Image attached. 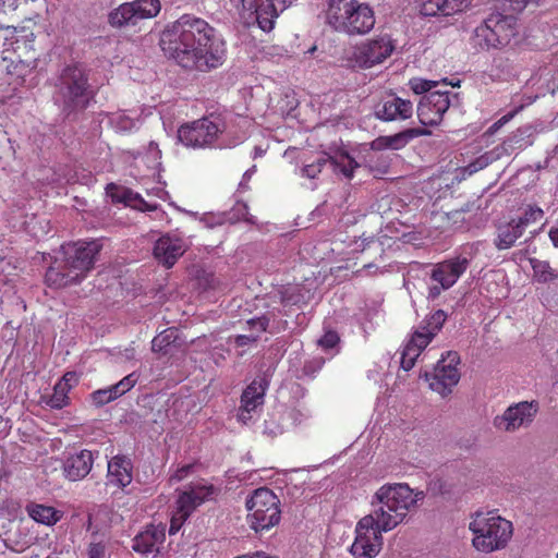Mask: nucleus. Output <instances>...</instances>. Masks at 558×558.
I'll return each instance as SVG.
<instances>
[{
  "label": "nucleus",
  "mask_w": 558,
  "mask_h": 558,
  "mask_svg": "<svg viewBox=\"0 0 558 558\" xmlns=\"http://www.w3.org/2000/svg\"><path fill=\"white\" fill-rule=\"evenodd\" d=\"M162 49L185 69L208 71L222 64L223 40L205 20L183 14L168 25L161 37Z\"/></svg>",
  "instance_id": "f257e3e1"
},
{
  "label": "nucleus",
  "mask_w": 558,
  "mask_h": 558,
  "mask_svg": "<svg viewBox=\"0 0 558 558\" xmlns=\"http://www.w3.org/2000/svg\"><path fill=\"white\" fill-rule=\"evenodd\" d=\"M101 244L97 240L77 241L61 246L63 260L49 267L45 280L51 288H63L81 282L94 267Z\"/></svg>",
  "instance_id": "f03ea898"
},
{
  "label": "nucleus",
  "mask_w": 558,
  "mask_h": 558,
  "mask_svg": "<svg viewBox=\"0 0 558 558\" xmlns=\"http://www.w3.org/2000/svg\"><path fill=\"white\" fill-rule=\"evenodd\" d=\"M246 138V133H233L218 116L204 117L179 128L178 140L186 147L205 148L217 144L219 147H234Z\"/></svg>",
  "instance_id": "7ed1b4c3"
},
{
  "label": "nucleus",
  "mask_w": 558,
  "mask_h": 558,
  "mask_svg": "<svg viewBox=\"0 0 558 558\" xmlns=\"http://www.w3.org/2000/svg\"><path fill=\"white\" fill-rule=\"evenodd\" d=\"M326 22L336 32L347 35H364L375 25L373 9L359 0H329Z\"/></svg>",
  "instance_id": "20e7f679"
},
{
  "label": "nucleus",
  "mask_w": 558,
  "mask_h": 558,
  "mask_svg": "<svg viewBox=\"0 0 558 558\" xmlns=\"http://www.w3.org/2000/svg\"><path fill=\"white\" fill-rule=\"evenodd\" d=\"M469 529L473 533V546L482 553L505 548L513 534L512 523L495 511L476 512Z\"/></svg>",
  "instance_id": "39448f33"
},
{
  "label": "nucleus",
  "mask_w": 558,
  "mask_h": 558,
  "mask_svg": "<svg viewBox=\"0 0 558 558\" xmlns=\"http://www.w3.org/2000/svg\"><path fill=\"white\" fill-rule=\"evenodd\" d=\"M90 93L87 77L77 65L65 66L56 83L53 100L63 112L70 113L85 109L88 105Z\"/></svg>",
  "instance_id": "423d86ee"
},
{
  "label": "nucleus",
  "mask_w": 558,
  "mask_h": 558,
  "mask_svg": "<svg viewBox=\"0 0 558 558\" xmlns=\"http://www.w3.org/2000/svg\"><path fill=\"white\" fill-rule=\"evenodd\" d=\"M245 507L247 510V523L255 532L268 531L280 522V500L267 487L255 489L246 498Z\"/></svg>",
  "instance_id": "0eeeda50"
},
{
  "label": "nucleus",
  "mask_w": 558,
  "mask_h": 558,
  "mask_svg": "<svg viewBox=\"0 0 558 558\" xmlns=\"http://www.w3.org/2000/svg\"><path fill=\"white\" fill-rule=\"evenodd\" d=\"M519 34L518 20L512 14L494 12L476 27L475 35L481 46L501 48L511 43Z\"/></svg>",
  "instance_id": "6e6552de"
},
{
  "label": "nucleus",
  "mask_w": 558,
  "mask_h": 558,
  "mask_svg": "<svg viewBox=\"0 0 558 558\" xmlns=\"http://www.w3.org/2000/svg\"><path fill=\"white\" fill-rule=\"evenodd\" d=\"M446 319L447 314L442 310H437L422 322L402 349L400 363L404 371H410L414 366L416 359L441 329Z\"/></svg>",
  "instance_id": "1a4fd4ad"
},
{
  "label": "nucleus",
  "mask_w": 558,
  "mask_h": 558,
  "mask_svg": "<svg viewBox=\"0 0 558 558\" xmlns=\"http://www.w3.org/2000/svg\"><path fill=\"white\" fill-rule=\"evenodd\" d=\"M395 50V43L387 34L366 39L355 45L348 60L361 69H369L386 61Z\"/></svg>",
  "instance_id": "9d476101"
},
{
  "label": "nucleus",
  "mask_w": 558,
  "mask_h": 558,
  "mask_svg": "<svg viewBox=\"0 0 558 558\" xmlns=\"http://www.w3.org/2000/svg\"><path fill=\"white\" fill-rule=\"evenodd\" d=\"M460 106L457 93L450 90H434L425 95L418 104L417 117L423 125H437L444 114L450 109Z\"/></svg>",
  "instance_id": "9b49d317"
},
{
  "label": "nucleus",
  "mask_w": 558,
  "mask_h": 558,
  "mask_svg": "<svg viewBox=\"0 0 558 558\" xmlns=\"http://www.w3.org/2000/svg\"><path fill=\"white\" fill-rule=\"evenodd\" d=\"M213 494V486L203 482L190 485L183 490L177 500V510L170 521L169 534H177L190 514Z\"/></svg>",
  "instance_id": "f8f14e48"
},
{
  "label": "nucleus",
  "mask_w": 558,
  "mask_h": 558,
  "mask_svg": "<svg viewBox=\"0 0 558 558\" xmlns=\"http://www.w3.org/2000/svg\"><path fill=\"white\" fill-rule=\"evenodd\" d=\"M161 9L159 0H134L113 9L108 16L113 27L135 26L138 22L155 17Z\"/></svg>",
  "instance_id": "ddd939ff"
},
{
  "label": "nucleus",
  "mask_w": 558,
  "mask_h": 558,
  "mask_svg": "<svg viewBox=\"0 0 558 558\" xmlns=\"http://www.w3.org/2000/svg\"><path fill=\"white\" fill-rule=\"evenodd\" d=\"M459 363L460 356L457 352L449 351L446 355H442L434 372L424 374L429 388L441 397L450 395L460 380V372L457 367Z\"/></svg>",
  "instance_id": "4468645a"
},
{
  "label": "nucleus",
  "mask_w": 558,
  "mask_h": 558,
  "mask_svg": "<svg viewBox=\"0 0 558 558\" xmlns=\"http://www.w3.org/2000/svg\"><path fill=\"white\" fill-rule=\"evenodd\" d=\"M539 410L538 402L520 401L510 404L502 414L496 415L493 425L496 429L505 433H514L527 428L534 422Z\"/></svg>",
  "instance_id": "2eb2a0df"
},
{
  "label": "nucleus",
  "mask_w": 558,
  "mask_h": 558,
  "mask_svg": "<svg viewBox=\"0 0 558 558\" xmlns=\"http://www.w3.org/2000/svg\"><path fill=\"white\" fill-rule=\"evenodd\" d=\"M371 517L361 518L355 525V538L350 551L354 558H375L381 550L384 537Z\"/></svg>",
  "instance_id": "dca6fc26"
},
{
  "label": "nucleus",
  "mask_w": 558,
  "mask_h": 558,
  "mask_svg": "<svg viewBox=\"0 0 558 558\" xmlns=\"http://www.w3.org/2000/svg\"><path fill=\"white\" fill-rule=\"evenodd\" d=\"M374 502L388 504L399 510V512H409L416 506L418 500L424 498L421 490L414 492L405 483H392L380 486L373 495Z\"/></svg>",
  "instance_id": "f3484780"
},
{
  "label": "nucleus",
  "mask_w": 558,
  "mask_h": 558,
  "mask_svg": "<svg viewBox=\"0 0 558 558\" xmlns=\"http://www.w3.org/2000/svg\"><path fill=\"white\" fill-rule=\"evenodd\" d=\"M241 2L243 12L254 19L262 31L270 32L278 16L296 0H241Z\"/></svg>",
  "instance_id": "a211bd4d"
},
{
  "label": "nucleus",
  "mask_w": 558,
  "mask_h": 558,
  "mask_svg": "<svg viewBox=\"0 0 558 558\" xmlns=\"http://www.w3.org/2000/svg\"><path fill=\"white\" fill-rule=\"evenodd\" d=\"M470 262L464 256H456L434 265L430 279L438 283L429 288L428 296L437 298L441 291L450 289L465 272Z\"/></svg>",
  "instance_id": "6ab92c4d"
},
{
  "label": "nucleus",
  "mask_w": 558,
  "mask_h": 558,
  "mask_svg": "<svg viewBox=\"0 0 558 558\" xmlns=\"http://www.w3.org/2000/svg\"><path fill=\"white\" fill-rule=\"evenodd\" d=\"M268 380L258 376L243 390L238 409V421L247 425L253 422L262 410L265 395L268 389Z\"/></svg>",
  "instance_id": "aec40b11"
},
{
  "label": "nucleus",
  "mask_w": 558,
  "mask_h": 558,
  "mask_svg": "<svg viewBox=\"0 0 558 558\" xmlns=\"http://www.w3.org/2000/svg\"><path fill=\"white\" fill-rule=\"evenodd\" d=\"M98 452L87 449L69 454L63 461V475L72 482L85 478L92 471Z\"/></svg>",
  "instance_id": "412c9836"
},
{
  "label": "nucleus",
  "mask_w": 558,
  "mask_h": 558,
  "mask_svg": "<svg viewBox=\"0 0 558 558\" xmlns=\"http://www.w3.org/2000/svg\"><path fill=\"white\" fill-rule=\"evenodd\" d=\"M107 485L123 490L133 481V462L125 454H116L107 463Z\"/></svg>",
  "instance_id": "4be33fe9"
},
{
  "label": "nucleus",
  "mask_w": 558,
  "mask_h": 558,
  "mask_svg": "<svg viewBox=\"0 0 558 558\" xmlns=\"http://www.w3.org/2000/svg\"><path fill=\"white\" fill-rule=\"evenodd\" d=\"M186 251V243L183 239L165 234L159 238L154 246L155 258L167 268H171Z\"/></svg>",
  "instance_id": "5701e85b"
},
{
  "label": "nucleus",
  "mask_w": 558,
  "mask_h": 558,
  "mask_svg": "<svg viewBox=\"0 0 558 558\" xmlns=\"http://www.w3.org/2000/svg\"><path fill=\"white\" fill-rule=\"evenodd\" d=\"M413 104L396 95L385 97L376 107L375 116L383 121H402L412 117Z\"/></svg>",
  "instance_id": "b1692460"
},
{
  "label": "nucleus",
  "mask_w": 558,
  "mask_h": 558,
  "mask_svg": "<svg viewBox=\"0 0 558 558\" xmlns=\"http://www.w3.org/2000/svg\"><path fill=\"white\" fill-rule=\"evenodd\" d=\"M371 505L372 511L365 517H371L374 521L373 523L386 533L395 530L397 526L405 522L408 518V514L399 512V510L388 504L374 502V497H372Z\"/></svg>",
  "instance_id": "393cba45"
},
{
  "label": "nucleus",
  "mask_w": 558,
  "mask_h": 558,
  "mask_svg": "<svg viewBox=\"0 0 558 558\" xmlns=\"http://www.w3.org/2000/svg\"><path fill=\"white\" fill-rule=\"evenodd\" d=\"M5 71L9 75L21 80V84H26L27 87H34L37 85L35 73L40 68L39 58L32 56L25 59H19L16 61H8L7 57H3Z\"/></svg>",
  "instance_id": "a878e982"
},
{
  "label": "nucleus",
  "mask_w": 558,
  "mask_h": 558,
  "mask_svg": "<svg viewBox=\"0 0 558 558\" xmlns=\"http://www.w3.org/2000/svg\"><path fill=\"white\" fill-rule=\"evenodd\" d=\"M473 0H421L420 13L424 16H450L468 9Z\"/></svg>",
  "instance_id": "bb28decb"
},
{
  "label": "nucleus",
  "mask_w": 558,
  "mask_h": 558,
  "mask_svg": "<svg viewBox=\"0 0 558 558\" xmlns=\"http://www.w3.org/2000/svg\"><path fill=\"white\" fill-rule=\"evenodd\" d=\"M165 537V526L162 524H151L134 537L132 547L136 553L145 555L158 553L159 546L163 543Z\"/></svg>",
  "instance_id": "cd10ccee"
},
{
  "label": "nucleus",
  "mask_w": 558,
  "mask_h": 558,
  "mask_svg": "<svg viewBox=\"0 0 558 558\" xmlns=\"http://www.w3.org/2000/svg\"><path fill=\"white\" fill-rule=\"evenodd\" d=\"M144 159L147 162V167L157 173V182L151 187H146V194L148 196H154L161 201H168L169 193L166 191V182L161 181L160 170H161V150L158 147V144L155 142H150L147 148V153L144 156Z\"/></svg>",
  "instance_id": "c85d7f7f"
},
{
  "label": "nucleus",
  "mask_w": 558,
  "mask_h": 558,
  "mask_svg": "<svg viewBox=\"0 0 558 558\" xmlns=\"http://www.w3.org/2000/svg\"><path fill=\"white\" fill-rule=\"evenodd\" d=\"M137 380L138 376L135 372H133L122 378L119 383L94 391L92 393V400L98 407L105 405L130 391L135 386Z\"/></svg>",
  "instance_id": "c756f323"
},
{
  "label": "nucleus",
  "mask_w": 558,
  "mask_h": 558,
  "mask_svg": "<svg viewBox=\"0 0 558 558\" xmlns=\"http://www.w3.org/2000/svg\"><path fill=\"white\" fill-rule=\"evenodd\" d=\"M282 413L280 414V418L283 420L280 426L276 428L270 427L271 421L264 422V434L270 437H276L281 435L286 430L294 427L304 421H306L311 416V412L307 408H291V409H282Z\"/></svg>",
  "instance_id": "7c9ffc66"
},
{
  "label": "nucleus",
  "mask_w": 558,
  "mask_h": 558,
  "mask_svg": "<svg viewBox=\"0 0 558 558\" xmlns=\"http://www.w3.org/2000/svg\"><path fill=\"white\" fill-rule=\"evenodd\" d=\"M423 134L424 132L420 129H408L395 135L379 136L372 142L371 147L377 151L385 149L399 150L410 141Z\"/></svg>",
  "instance_id": "2f4dec72"
},
{
  "label": "nucleus",
  "mask_w": 558,
  "mask_h": 558,
  "mask_svg": "<svg viewBox=\"0 0 558 558\" xmlns=\"http://www.w3.org/2000/svg\"><path fill=\"white\" fill-rule=\"evenodd\" d=\"M78 376L75 372H68L63 377L54 385L53 392L46 401L47 405L52 409L60 410L69 404L70 390L77 385Z\"/></svg>",
  "instance_id": "473e14b6"
},
{
  "label": "nucleus",
  "mask_w": 558,
  "mask_h": 558,
  "mask_svg": "<svg viewBox=\"0 0 558 558\" xmlns=\"http://www.w3.org/2000/svg\"><path fill=\"white\" fill-rule=\"evenodd\" d=\"M25 510L31 519L46 526L57 524L63 517V512L61 510H58L52 506L37 502H29L25 507Z\"/></svg>",
  "instance_id": "72a5a7b5"
},
{
  "label": "nucleus",
  "mask_w": 558,
  "mask_h": 558,
  "mask_svg": "<svg viewBox=\"0 0 558 558\" xmlns=\"http://www.w3.org/2000/svg\"><path fill=\"white\" fill-rule=\"evenodd\" d=\"M523 232V227L514 218L507 223L498 226L495 239L496 247L500 251L510 248L522 236Z\"/></svg>",
  "instance_id": "f704fd0d"
},
{
  "label": "nucleus",
  "mask_w": 558,
  "mask_h": 558,
  "mask_svg": "<svg viewBox=\"0 0 558 558\" xmlns=\"http://www.w3.org/2000/svg\"><path fill=\"white\" fill-rule=\"evenodd\" d=\"M121 201L126 205L140 211H151L155 213V218L165 219L166 213L155 202H148L144 197L132 190H124L122 193Z\"/></svg>",
  "instance_id": "c9c22d12"
},
{
  "label": "nucleus",
  "mask_w": 558,
  "mask_h": 558,
  "mask_svg": "<svg viewBox=\"0 0 558 558\" xmlns=\"http://www.w3.org/2000/svg\"><path fill=\"white\" fill-rule=\"evenodd\" d=\"M141 123L137 117L125 111L116 112L109 117V124L117 133H128L137 130Z\"/></svg>",
  "instance_id": "e433bc0d"
},
{
  "label": "nucleus",
  "mask_w": 558,
  "mask_h": 558,
  "mask_svg": "<svg viewBox=\"0 0 558 558\" xmlns=\"http://www.w3.org/2000/svg\"><path fill=\"white\" fill-rule=\"evenodd\" d=\"M329 161L336 173L342 174L345 179L353 177L354 170L359 167L357 162L345 153L330 157Z\"/></svg>",
  "instance_id": "4c0bfd02"
},
{
  "label": "nucleus",
  "mask_w": 558,
  "mask_h": 558,
  "mask_svg": "<svg viewBox=\"0 0 558 558\" xmlns=\"http://www.w3.org/2000/svg\"><path fill=\"white\" fill-rule=\"evenodd\" d=\"M495 158L496 157L494 156V154L492 151L485 153V154L481 155L480 157H477L472 162H470L468 166L461 168L460 172L463 178L470 177V175L476 173L477 171L486 168L489 163H492L495 160Z\"/></svg>",
  "instance_id": "58836bf2"
},
{
  "label": "nucleus",
  "mask_w": 558,
  "mask_h": 558,
  "mask_svg": "<svg viewBox=\"0 0 558 558\" xmlns=\"http://www.w3.org/2000/svg\"><path fill=\"white\" fill-rule=\"evenodd\" d=\"M13 49L15 51L21 49L19 40H15V28L13 27H0V52L9 51Z\"/></svg>",
  "instance_id": "ea45409f"
},
{
  "label": "nucleus",
  "mask_w": 558,
  "mask_h": 558,
  "mask_svg": "<svg viewBox=\"0 0 558 558\" xmlns=\"http://www.w3.org/2000/svg\"><path fill=\"white\" fill-rule=\"evenodd\" d=\"M281 304L287 306L298 305L303 302L301 290L296 286H288L280 290Z\"/></svg>",
  "instance_id": "a19ab883"
},
{
  "label": "nucleus",
  "mask_w": 558,
  "mask_h": 558,
  "mask_svg": "<svg viewBox=\"0 0 558 558\" xmlns=\"http://www.w3.org/2000/svg\"><path fill=\"white\" fill-rule=\"evenodd\" d=\"M544 216L543 209L537 206H527L522 216L514 218L525 230L530 225L539 221Z\"/></svg>",
  "instance_id": "79ce46f5"
},
{
  "label": "nucleus",
  "mask_w": 558,
  "mask_h": 558,
  "mask_svg": "<svg viewBox=\"0 0 558 558\" xmlns=\"http://www.w3.org/2000/svg\"><path fill=\"white\" fill-rule=\"evenodd\" d=\"M177 331L174 329H166L157 335L151 341V349L155 352L163 351L175 339Z\"/></svg>",
  "instance_id": "37998d69"
},
{
  "label": "nucleus",
  "mask_w": 558,
  "mask_h": 558,
  "mask_svg": "<svg viewBox=\"0 0 558 558\" xmlns=\"http://www.w3.org/2000/svg\"><path fill=\"white\" fill-rule=\"evenodd\" d=\"M531 265L534 271V276L543 282H546L553 279V274L550 270V266L547 262L531 259Z\"/></svg>",
  "instance_id": "c03bdc74"
},
{
  "label": "nucleus",
  "mask_w": 558,
  "mask_h": 558,
  "mask_svg": "<svg viewBox=\"0 0 558 558\" xmlns=\"http://www.w3.org/2000/svg\"><path fill=\"white\" fill-rule=\"evenodd\" d=\"M327 158L319 157L316 161L307 163L300 169V175L308 179H315L320 172L324 165L327 162Z\"/></svg>",
  "instance_id": "a18cd8bd"
},
{
  "label": "nucleus",
  "mask_w": 558,
  "mask_h": 558,
  "mask_svg": "<svg viewBox=\"0 0 558 558\" xmlns=\"http://www.w3.org/2000/svg\"><path fill=\"white\" fill-rule=\"evenodd\" d=\"M368 166L371 171L377 175V174H385L388 172L389 169V161L387 157L384 155H374L368 160Z\"/></svg>",
  "instance_id": "49530a36"
},
{
  "label": "nucleus",
  "mask_w": 558,
  "mask_h": 558,
  "mask_svg": "<svg viewBox=\"0 0 558 558\" xmlns=\"http://www.w3.org/2000/svg\"><path fill=\"white\" fill-rule=\"evenodd\" d=\"M268 324L269 319L266 316L254 317L246 322L251 333L257 335L258 338L262 332L266 331Z\"/></svg>",
  "instance_id": "de8ad7c7"
},
{
  "label": "nucleus",
  "mask_w": 558,
  "mask_h": 558,
  "mask_svg": "<svg viewBox=\"0 0 558 558\" xmlns=\"http://www.w3.org/2000/svg\"><path fill=\"white\" fill-rule=\"evenodd\" d=\"M409 85L415 94H423L427 92L430 93V89L437 85V82L424 78H412Z\"/></svg>",
  "instance_id": "09e8293b"
},
{
  "label": "nucleus",
  "mask_w": 558,
  "mask_h": 558,
  "mask_svg": "<svg viewBox=\"0 0 558 558\" xmlns=\"http://www.w3.org/2000/svg\"><path fill=\"white\" fill-rule=\"evenodd\" d=\"M531 0H498L500 9L512 13H519L524 10Z\"/></svg>",
  "instance_id": "8fccbe9b"
},
{
  "label": "nucleus",
  "mask_w": 558,
  "mask_h": 558,
  "mask_svg": "<svg viewBox=\"0 0 558 558\" xmlns=\"http://www.w3.org/2000/svg\"><path fill=\"white\" fill-rule=\"evenodd\" d=\"M339 336L335 331H327L319 340L318 344L324 351H331L336 349L339 343Z\"/></svg>",
  "instance_id": "3c124183"
},
{
  "label": "nucleus",
  "mask_w": 558,
  "mask_h": 558,
  "mask_svg": "<svg viewBox=\"0 0 558 558\" xmlns=\"http://www.w3.org/2000/svg\"><path fill=\"white\" fill-rule=\"evenodd\" d=\"M88 558H109L107 546L104 543H90L87 550Z\"/></svg>",
  "instance_id": "603ef678"
},
{
  "label": "nucleus",
  "mask_w": 558,
  "mask_h": 558,
  "mask_svg": "<svg viewBox=\"0 0 558 558\" xmlns=\"http://www.w3.org/2000/svg\"><path fill=\"white\" fill-rule=\"evenodd\" d=\"M194 468L195 465L193 463L184 464L182 466L177 468V470L171 474V481H183L193 473Z\"/></svg>",
  "instance_id": "864d4df0"
},
{
  "label": "nucleus",
  "mask_w": 558,
  "mask_h": 558,
  "mask_svg": "<svg viewBox=\"0 0 558 558\" xmlns=\"http://www.w3.org/2000/svg\"><path fill=\"white\" fill-rule=\"evenodd\" d=\"M504 61L501 59H495L490 69L487 71V75L490 80H501L504 77V71L501 70Z\"/></svg>",
  "instance_id": "5fc2aeb1"
},
{
  "label": "nucleus",
  "mask_w": 558,
  "mask_h": 558,
  "mask_svg": "<svg viewBox=\"0 0 558 558\" xmlns=\"http://www.w3.org/2000/svg\"><path fill=\"white\" fill-rule=\"evenodd\" d=\"M258 339L257 335L248 333V335H238L234 339V342L238 347L248 345L251 343L256 342Z\"/></svg>",
  "instance_id": "6e6d98bb"
},
{
  "label": "nucleus",
  "mask_w": 558,
  "mask_h": 558,
  "mask_svg": "<svg viewBox=\"0 0 558 558\" xmlns=\"http://www.w3.org/2000/svg\"><path fill=\"white\" fill-rule=\"evenodd\" d=\"M236 210L239 211V216H238L239 219H244L251 223L255 222L253 217H248V208H247L246 204H244V203L236 204Z\"/></svg>",
  "instance_id": "4d7b16f0"
},
{
  "label": "nucleus",
  "mask_w": 558,
  "mask_h": 558,
  "mask_svg": "<svg viewBox=\"0 0 558 558\" xmlns=\"http://www.w3.org/2000/svg\"><path fill=\"white\" fill-rule=\"evenodd\" d=\"M517 113V111H512V112H509L505 116H502L498 121H496L493 125H492V129L494 130H497L499 128H501L502 125H505L507 122H509L513 117L514 114Z\"/></svg>",
  "instance_id": "13d9d810"
},
{
  "label": "nucleus",
  "mask_w": 558,
  "mask_h": 558,
  "mask_svg": "<svg viewBox=\"0 0 558 558\" xmlns=\"http://www.w3.org/2000/svg\"><path fill=\"white\" fill-rule=\"evenodd\" d=\"M517 113V111H512V112H509L505 116H502L498 121H496L493 125H492V129L494 130H497L499 128H501L502 125H505L507 122H509L513 117L514 114Z\"/></svg>",
  "instance_id": "bf43d9fd"
},
{
  "label": "nucleus",
  "mask_w": 558,
  "mask_h": 558,
  "mask_svg": "<svg viewBox=\"0 0 558 558\" xmlns=\"http://www.w3.org/2000/svg\"><path fill=\"white\" fill-rule=\"evenodd\" d=\"M282 413L281 410H278L269 415V417L266 421H271L270 427L276 428L277 426H280L283 422L282 418H280V414Z\"/></svg>",
  "instance_id": "052dcab7"
},
{
  "label": "nucleus",
  "mask_w": 558,
  "mask_h": 558,
  "mask_svg": "<svg viewBox=\"0 0 558 558\" xmlns=\"http://www.w3.org/2000/svg\"><path fill=\"white\" fill-rule=\"evenodd\" d=\"M256 171V167L253 166L252 168L247 169L243 177H242V180L240 182V187L242 189H247V182L251 180L252 175L255 173Z\"/></svg>",
  "instance_id": "680f3d73"
},
{
  "label": "nucleus",
  "mask_w": 558,
  "mask_h": 558,
  "mask_svg": "<svg viewBox=\"0 0 558 558\" xmlns=\"http://www.w3.org/2000/svg\"><path fill=\"white\" fill-rule=\"evenodd\" d=\"M549 238L555 246L558 247V220L549 230Z\"/></svg>",
  "instance_id": "e2e57ef3"
},
{
  "label": "nucleus",
  "mask_w": 558,
  "mask_h": 558,
  "mask_svg": "<svg viewBox=\"0 0 558 558\" xmlns=\"http://www.w3.org/2000/svg\"><path fill=\"white\" fill-rule=\"evenodd\" d=\"M264 153H265V150L262 149L260 147H255V149H254V158L263 156Z\"/></svg>",
  "instance_id": "0e129e2a"
},
{
  "label": "nucleus",
  "mask_w": 558,
  "mask_h": 558,
  "mask_svg": "<svg viewBox=\"0 0 558 558\" xmlns=\"http://www.w3.org/2000/svg\"><path fill=\"white\" fill-rule=\"evenodd\" d=\"M125 356H126L128 359L133 357V356H134V351H133V349H126V350H125Z\"/></svg>",
  "instance_id": "69168bd1"
},
{
  "label": "nucleus",
  "mask_w": 558,
  "mask_h": 558,
  "mask_svg": "<svg viewBox=\"0 0 558 558\" xmlns=\"http://www.w3.org/2000/svg\"><path fill=\"white\" fill-rule=\"evenodd\" d=\"M46 558H59L58 556H48Z\"/></svg>",
  "instance_id": "338daca9"
},
{
  "label": "nucleus",
  "mask_w": 558,
  "mask_h": 558,
  "mask_svg": "<svg viewBox=\"0 0 558 558\" xmlns=\"http://www.w3.org/2000/svg\"><path fill=\"white\" fill-rule=\"evenodd\" d=\"M557 558H558V553H557Z\"/></svg>",
  "instance_id": "774afa93"
}]
</instances>
